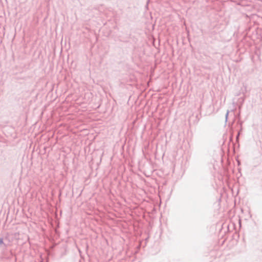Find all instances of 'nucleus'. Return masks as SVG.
Wrapping results in <instances>:
<instances>
[{
	"label": "nucleus",
	"instance_id": "f257e3e1",
	"mask_svg": "<svg viewBox=\"0 0 262 262\" xmlns=\"http://www.w3.org/2000/svg\"><path fill=\"white\" fill-rule=\"evenodd\" d=\"M3 245L5 247H6L7 246V245L4 243L3 242V238L1 237L0 238V246H2Z\"/></svg>",
	"mask_w": 262,
	"mask_h": 262
},
{
	"label": "nucleus",
	"instance_id": "f03ea898",
	"mask_svg": "<svg viewBox=\"0 0 262 262\" xmlns=\"http://www.w3.org/2000/svg\"><path fill=\"white\" fill-rule=\"evenodd\" d=\"M228 114H229V111H228L227 112L226 114V121L227 120V118H228Z\"/></svg>",
	"mask_w": 262,
	"mask_h": 262
},
{
	"label": "nucleus",
	"instance_id": "7ed1b4c3",
	"mask_svg": "<svg viewBox=\"0 0 262 262\" xmlns=\"http://www.w3.org/2000/svg\"><path fill=\"white\" fill-rule=\"evenodd\" d=\"M239 136V133H238L236 136V139H237L238 138V136Z\"/></svg>",
	"mask_w": 262,
	"mask_h": 262
}]
</instances>
